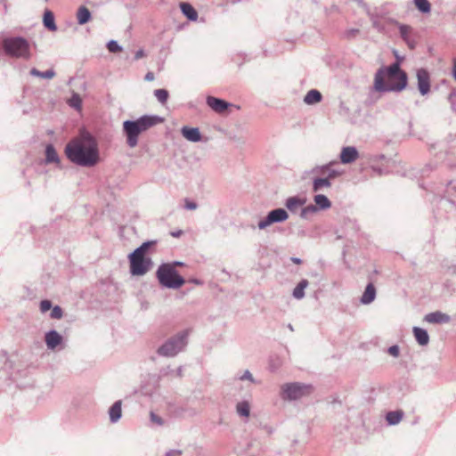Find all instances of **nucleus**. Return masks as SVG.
<instances>
[{"mask_svg": "<svg viewBox=\"0 0 456 456\" xmlns=\"http://www.w3.org/2000/svg\"><path fill=\"white\" fill-rule=\"evenodd\" d=\"M184 208L188 210H195L198 208V205L194 201H191L189 200H185Z\"/></svg>", "mask_w": 456, "mask_h": 456, "instance_id": "de8ad7c7", "label": "nucleus"}, {"mask_svg": "<svg viewBox=\"0 0 456 456\" xmlns=\"http://www.w3.org/2000/svg\"><path fill=\"white\" fill-rule=\"evenodd\" d=\"M308 285L309 282L307 280H301L293 289L292 296L296 299H302L305 297V289L308 287Z\"/></svg>", "mask_w": 456, "mask_h": 456, "instance_id": "cd10ccee", "label": "nucleus"}, {"mask_svg": "<svg viewBox=\"0 0 456 456\" xmlns=\"http://www.w3.org/2000/svg\"><path fill=\"white\" fill-rule=\"evenodd\" d=\"M314 206L317 207V211L320 210V209L321 210H325V209H328V208H330L331 207L330 200L324 194H316L314 197Z\"/></svg>", "mask_w": 456, "mask_h": 456, "instance_id": "b1692460", "label": "nucleus"}, {"mask_svg": "<svg viewBox=\"0 0 456 456\" xmlns=\"http://www.w3.org/2000/svg\"><path fill=\"white\" fill-rule=\"evenodd\" d=\"M416 8L421 13H429L431 11V4L428 0H413Z\"/></svg>", "mask_w": 456, "mask_h": 456, "instance_id": "473e14b6", "label": "nucleus"}, {"mask_svg": "<svg viewBox=\"0 0 456 456\" xmlns=\"http://www.w3.org/2000/svg\"><path fill=\"white\" fill-rule=\"evenodd\" d=\"M236 411L240 416L248 417L250 414V406L248 402L241 401L236 405Z\"/></svg>", "mask_w": 456, "mask_h": 456, "instance_id": "7c9ffc66", "label": "nucleus"}, {"mask_svg": "<svg viewBox=\"0 0 456 456\" xmlns=\"http://www.w3.org/2000/svg\"><path fill=\"white\" fill-rule=\"evenodd\" d=\"M400 36L403 41H408L411 37L412 28L405 24H398Z\"/></svg>", "mask_w": 456, "mask_h": 456, "instance_id": "72a5a7b5", "label": "nucleus"}, {"mask_svg": "<svg viewBox=\"0 0 456 456\" xmlns=\"http://www.w3.org/2000/svg\"><path fill=\"white\" fill-rule=\"evenodd\" d=\"M451 74L456 79V57H453L452 60Z\"/></svg>", "mask_w": 456, "mask_h": 456, "instance_id": "09e8293b", "label": "nucleus"}, {"mask_svg": "<svg viewBox=\"0 0 456 456\" xmlns=\"http://www.w3.org/2000/svg\"><path fill=\"white\" fill-rule=\"evenodd\" d=\"M387 353L394 357H398L400 354V348L397 345L391 346L388 347Z\"/></svg>", "mask_w": 456, "mask_h": 456, "instance_id": "79ce46f5", "label": "nucleus"}, {"mask_svg": "<svg viewBox=\"0 0 456 456\" xmlns=\"http://www.w3.org/2000/svg\"><path fill=\"white\" fill-rule=\"evenodd\" d=\"M63 315V311L61 309V306L59 305H55L54 307H53L51 313H50V317L52 319H61Z\"/></svg>", "mask_w": 456, "mask_h": 456, "instance_id": "ea45409f", "label": "nucleus"}, {"mask_svg": "<svg viewBox=\"0 0 456 456\" xmlns=\"http://www.w3.org/2000/svg\"><path fill=\"white\" fill-rule=\"evenodd\" d=\"M288 327H289V329L290 330H294V329H293V326H292L291 324H289V326H288Z\"/></svg>", "mask_w": 456, "mask_h": 456, "instance_id": "0e129e2a", "label": "nucleus"}, {"mask_svg": "<svg viewBox=\"0 0 456 456\" xmlns=\"http://www.w3.org/2000/svg\"><path fill=\"white\" fill-rule=\"evenodd\" d=\"M154 78H155V76H154L153 72H151V71H149V72L145 75V77H144V79H145L146 81H153V80H154Z\"/></svg>", "mask_w": 456, "mask_h": 456, "instance_id": "5fc2aeb1", "label": "nucleus"}, {"mask_svg": "<svg viewBox=\"0 0 456 456\" xmlns=\"http://www.w3.org/2000/svg\"><path fill=\"white\" fill-rule=\"evenodd\" d=\"M154 95L161 104H165L168 99L169 94L166 89H156Z\"/></svg>", "mask_w": 456, "mask_h": 456, "instance_id": "e433bc0d", "label": "nucleus"}, {"mask_svg": "<svg viewBox=\"0 0 456 456\" xmlns=\"http://www.w3.org/2000/svg\"><path fill=\"white\" fill-rule=\"evenodd\" d=\"M52 308V302L45 299L40 302V311L45 314Z\"/></svg>", "mask_w": 456, "mask_h": 456, "instance_id": "a19ab883", "label": "nucleus"}, {"mask_svg": "<svg viewBox=\"0 0 456 456\" xmlns=\"http://www.w3.org/2000/svg\"><path fill=\"white\" fill-rule=\"evenodd\" d=\"M65 154L72 163L85 167H94L100 159L98 144L88 133L67 143Z\"/></svg>", "mask_w": 456, "mask_h": 456, "instance_id": "f257e3e1", "label": "nucleus"}, {"mask_svg": "<svg viewBox=\"0 0 456 456\" xmlns=\"http://www.w3.org/2000/svg\"><path fill=\"white\" fill-rule=\"evenodd\" d=\"M375 297H376V288L373 285V283L370 282L367 284V286L361 297L360 301L363 305H369L374 301Z\"/></svg>", "mask_w": 456, "mask_h": 456, "instance_id": "aec40b11", "label": "nucleus"}, {"mask_svg": "<svg viewBox=\"0 0 456 456\" xmlns=\"http://www.w3.org/2000/svg\"><path fill=\"white\" fill-rule=\"evenodd\" d=\"M288 218L289 214L284 208H274L264 219L258 222L257 226L260 230H264L274 223H282Z\"/></svg>", "mask_w": 456, "mask_h": 456, "instance_id": "1a4fd4ad", "label": "nucleus"}, {"mask_svg": "<svg viewBox=\"0 0 456 456\" xmlns=\"http://www.w3.org/2000/svg\"><path fill=\"white\" fill-rule=\"evenodd\" d=\"M444 201L445 203H450V204H452V205H453V204H454L453 200H451V199H446V200H444Z\"/></svg>", "mask_w": 456, "mask_h": 456, "instance_id": "680f3d73", "label": "nucleus"}, {"mask_svg": "<svg viewBox=\"0 0 456 456\" xmlns=\"http://www.w3.org/2000/svg\"><path fill=\"white\" fill-rule=\"evenodd\" d=\"M407 45L411 48V49H413L416 45V42L415 40L412 38V37L411 38L408 39V41H404Z\"/></svg>", "mask_w": 456, "mask_h": 456, "instance_id": "603ef678", "label": "nucleus"}, {"mask_svg": "<svg viewBox=\"0 0 456 456\" xmlns=\"http://www.w3.org/2000/svg\"><path fill=\"white\" fill-rule=\"evenodd\" d=\"M408 77L399 63L380 68L375 74L374 88L378 92H401L407 86Z\"/></svg>", "mask_w": 456, "mask_h": 456, "instance_id": "f03ea898", "label": "nucleus"}, {"mask_svg": "<svg viewBox=\"0 0 456 456\" xmlns=\"http://www.w3.org/2000/svg\"><path fill=\"white\" fill-rule=\"evenodd\" d=\"M150 417L152 422L159 426L163 424V419L159 416L156 415L153 411L151 412Z\"/></svg>", "mask_w": 456, "mask_h": 456, "instance_id": "49530a36", "label": "nucleus"}, {"mask_svg": "<svg viewBox=\"0 0 456 456\" xmlns=\"http://www.w3.org/2000/svg\"><path fill=\"white\" fill-rule=\"evenodd\" d=\"M130 264V273L133 276H142L151 267L152 261L146 256H140L134 253H130L128 256Z\"/></svg>", "mask_w": 456, "mask_h": 456, "instance_id": "6e6552de", "label": "nucleus"}, {"mask_svg": "<svg viewBox=\"0 0 456 456\" xmlns=\"http://www.w3.org/2000/svg\"><path fill=\"white\" fill-rule=\"evenodd\" d=\"M180 9H181L183 14L189 20H191V21L197 20V19H198V12H197V11L193 8V6L191 4L183 2V3L180 4Z\"/></svg>", "mask_w": 456, "mask_h": 456, "instance_id": "4be33fe9", "label": "nucleus"}, {"mask_svg": "<svg viewBox=\"0 0 456 456\" xmlns=\"http://www.w3.org/2000/svg\"><path fill=\"white\" fill-rule=\"evenodd\" d=\"M92 18L89 9L84 5L80 6L77 12V20L79 25L87 23Z\"/></svg>", "mask_w": 456, "mask_h": 456, "instance_id": "a878e982", "label": "nucleus"}, {"mask_svg": "<svg viewBox=\"0 0 456 456\" xmlns=\"http://www.w3.org/2000/svg\"><path fill=\"white\" fill-rule=\"evenodd\" d=\"M43 23H44V26L47 29H49L50 31H56L57 30V26L55 24L54 15L49 10H46L45 12V13H44Z\"/></svg>", "mask_w": 456, "mask_h": 456, "instance_id": "bb28decb", "label": "nucleus"}, {"mask_svg": "<svg viewBox=\"0 0 456 456\" xmlns=\"http://www.w3.org/2000/svg\"><path fill=\"white\" fill-rule=\"evenodd\" d=\"M425 168L428 169V170H432L434 167L430 164H428V165L426 166Z\"/></svg>", "mask_w": 456, "mask_h": 456, "instance_id": "e2e57ef3", "label": "nucleus"}, {"mask_svg": "<svg viewBox=\"0 0 456 456\" xmlns=\"http://www.w3.org/2000/svg\"><path fill=\"white\" fill-rule=\"evenodd\" d=\"M452 184V181H450V182L448 183V185H449V186H451Z\"/></svg>", "mask_w": 456, "mask_h": 456, "instance_id": "69168bd1", "label": "nucleus"}, {"mask_svg": "<svg viewBox=\"0 0 456 456\" xmlns=\"http://www.w3.org/2000/svg\"><path fill=\"white\" fill-rule=\"evenodd\" d=\"M343 164H351L359 158V152L354 146L343 147L339 155Z\"/></svg>", "mask_w": 456, "mask_h": 456, "instance_id": "ddd939ff", "label": "nucleus"}, {"mask_svg": "<svg viewBox=\"0 0 456 456\" xmlns=\"http://www.w3.org/2000/svg\"><path fill=\"white\" fill-rule=\"evenodd\" d=\"M145 56V53L142 49H139L138 51H136L135 54H134V60H139L142 57Z\"/></svg>", "mask_w": 456, "mask_h": 456, "instance_id": "3c124183", "label": "nucleus"}, {"mask_svg": "<svg viewBox=\"0 0 456 456\" xmlns=\"http://www.w3.org/2000/svg\"><path fill=\"white\" fill-rule=\"evenodd\" d=\"M412 332L414 338L419 346H427L429 343V336L425 329L413 327Z\"/></svg>", "mask_w": 456, "mask_h": 456, "instance_id": "412c9836", "label": "nucleus"}, {"mask_svg": "<svg viewBox=\"0 0 456 456\" xmlns=\"http://www.w3.org/2000/svg\"><path fill=\"white\" fill-rule=\"evenodd\" d=\"M316 175L317 176L313 178V191L318 192L323 191L324 189H329L331 187V180H330L326 175H322V177L319 176L318 175Z\"/></svg>", "mask_w": 456, "mask_h": 456, "instance_id": "dca6fc26", "label": "nucleus"}, {"mask_svg": "<svg viewBox=\"0 0 456 456\" xmlns=\"http://www.w3.org/2000/svg\"><path fill=\"white\" fill-rule=\"evenodd\" d=\"M45 342L48 350L54 351L63 343V337L55 330H51L45 334Z\"/></svg>", "mask_w": 456, "mask_h": 456, "instance_id": "f8f14e48", "label": "nucleus"}, {"mask_svg": "<svg viewBox=\"0 0 456 456\" xmlns=\"http://www.w3.org/2000/svg\"><path fill=\"white\" fill-rule=\"evenodd\" d=\"M182 454V451L180 450H171L168 451L165 456H180Z\"/></svg>", "mask_w": 456, "mask_h": 456, "instance_id": "8fccbe9b", "label": "nucleus"}, {"mask_svg": "<svg viewBox=\"0 0 456 456\" xmlns=\"http://www.w3.org/2000/svg\"><path fill=\"white\" fill-rule=\"evenodd\" d=\"M107 48L110 53H118L122 50V47L118 45V43L116 40H110L107 44Z\"/></svg>", "mask_w": 456, "mask_h": 456, "instance_id": "58836bf2", "label": "nucleus"}, {"mask_svg": "<svg viewBox=\"0 0 456 456\" xmlns=\"http://www.w3.org/2000/svg\"><path fill=\"white\" fill-rule=\"evenodd\" d=\"M403 413L401 411H389L386 415V420L389 425H396L403 419Z\"/></svg>", "mask_w": 456, "mask_h": 456, "instance_id": "c756f323", "label": "nucleus"}, {"mask_svg": "<svg viewBox=\"0 0 456 456\" xmlns=\"http://www.w3.org/2000/svg\"><path fill=\"white\" fill-rule=\"evenodd\" d=\"M188 336L189 331L186 330L177 332L157 349V354L164 357H175L186 347Z\"/></svg>", "mask_w": 456, "mask_h": 456, "instance_id": "39448f33", "label": "nucleus"}, {"mask_svg": "<svg viewBox=\"0 0 456 456\" xmlns=\"http://www.w3.org/2000/svg\"><path fill=\"white\" fill-rule=\"evenodd\" d=\"M207 104L216 112L222 113L228 109L230 103L226 101L214 96L207 97Z\"/></svg>", "mask_w": 456, "mask_h": 456, "instance_id": "4468645a", "label": "nucleus"}, {"mask_svg": "<svg viewBox=\"0 0 456 456\" xmlns=\"http://www.w3.org/2000/svg\"><path fill=\"white\" fill-rule=\"evenodd\" d=\"M183 233V232L182 230H177V231L171 232L170 235L174 238H179Z\"/></svg>", "mask_w": 456, "mask_h": 456, "instance_id": "6e6d98bb", "label": "nucleus"}, {"mask_svg": "<svg viewBox=\"0 0 456 456\" xmlns=\"http://www.w3.org/2000/svg\"><path fill=\"white\" fill-rule=\"evenodd\" d=\"M181 134L186 140L191 142H200L202 138L198 127L183 126Z\"/></svg>", "mask_w": 456, "mask_h": 456, "instance_id": "2eb2a0df", "label": "nucleus"}, {"mask_svg": "<svg viewBox=\"0 0 456 456\" xmlns=\"http://www.w3.org/2000/svg\"><path fill=\"white\" fill-rule=\"evenodd\" d=\"M455 95H456V93H455V91H454V90H452V91L450 93V94H449V100H450V102H451V103H452V110H454L453 97H454Z\"/></svg>", "mask_w": 456, "mask_h": 456, "instance_id": "4d7b16f0", "label": "nucleus"}, {"mask_svg": "<svg viewBox=\"0 0 456 456\" xmlns=\"http://www.w3.org/2000/svg\"><path fill=\"white\" fill-rule=\"evenodd\" d=\"M418 89L421 95H426L430 92V76L427 69H419L417 70Z\"/></svg>", "mask_w": 456, "mask_h": 456, "instance_id": "9b49d317", "label": "nucleus"}, {"mask_svg": "<svg viewBox=\"0 0 456 456\" xmlns=\"http://www.w3.org/2000/svg\"><path fill=\"white\" fill-rule=\"evenodd\" d=\"M183 369L182 366L178 367L176 370H171L169 367L167 368V370H161V373L162 375H174L175 377H178V378H182L183 373Z\"/></svg>", "mask_w": 456, "mask_h": 456, "instance_id": "4c0bfd02", "label": "nucleus"}, {"mask_svg": "<svg viewBox=\"0 0 456 456\" xmlns=\"http://www.w3.org/2000/svg\"><path fill=\"white\" fill-rule=\"evenodd\" d=\"M372 26L375 28L378 31H383L384 26L378 20V19L374 16L370 17Z\"/></svg>", "mask_w": 456, "mask_h": 456, "instance_id": "c03bdc74", "label": "nucleus"}, {"mask_svg": "<svg viewBox=\"0 0 456 456\" xmlns=\"http://www.w3.org/2000/svg\"><path fill=\"white\" fill-rule=\"evenodd\" d=\"M4 52L10 57L29 60L31 58L30 45L20 36L9 37L3 39Z\"/></svg>", "mask_w": 456, "mask_h": 456, "instance_id": "20e7f679", "label": "nucleus"}, {"mask_svg": "<svg viewBox=\"0 0 456 456\" xmlns=\"http://www.w3.org/2000/svg\"><path fill=\"white\" fill-rule=\"evenodd\" d=\"M189 281L191 282V283L197 284V285H201L202 284V281L198 280V279H191V280H189Z\"/></svg>", "mask_w": 456, "mask_h": 456, "instance_id": "13d9d810", "label": "nucleus"}, {"mask_svg": "<svg viewBox=\"0 0 456 456\" xmlns=\"http://www.w3.org/2000/svg\"><path fill=\"white\" fill-rule=\"evenodd\" d=\"M424 321L428 323H446L450 321V316L439 311L428 314L424 317Z\"/></svg>", "mask_w": 456, "mask_h": 456, "instance_id": "a211bd4d", "label": "nucleus"}, {"mask_svg": "<svg viewBox=\"0 0 456 456\" xmlns=\"http://www.w3.org/2000/svg\"><path fill=\"white\" fill-rule=\"evenodd\" d=\"M163 118L157 115H143L136 120H126L123 122V132L126 137V143L134 148L138 143V137L141 133L149 128L162 123Z\"/></svg>", "mask_w": 456, "mask_h": 456, "instance_id": "7ed1b4c3", "label": "nucleus"}, {"mask_svg": "<svg viewBox=\"0 0 456 456\" xmlns=\"http://www.w3.org/2000/svg\"><path fill=\"white\" fill-rule=\"evenodd\" d=\"M166 265H171V266L173 268L175 269L176 266H183L184 265V264L181 261H174V262H171V263H165Z\"/></svg>", "mask_w": 456, "mask_h": 456, "instance_id": "864d4df0", "label": "nucleus"}, {"mask_svg": "<svg viewBox=\"0 0 456 456\" xmlns=\"http://www.w3.org/2000/svg\"><path fill=\"white\" fill-rule=\"evenodd\" d=\"M317 212V207L314 206V204L307 205L306 207H302L300 211V217L303 219H307L310 215H313Z\"/></svg>", "mask_w": 456, "mask_h": 456, "instance_id": "c9c22d12", "label": "nucleus"}, {"mask_svg": "<svg viewBox=\"0 0 456 456\" xmlns=\"http://www.w3.org/2000/svg\"><path fill=\"white\" fill-rule=\"evenodd\" d=\"M156 277L159 284L167 289H177L185 283L184 278L178 273L176 269L165 263L158 267Z\"/></svg>", "mask_w": 456, "mask_h": 456, "instance_id": "423d86ee", "label": "nucleus"}, {"mask_svg": "<svg viewBox=\"0 0 456 456\" xmlns=\"http://www.w3.org/2000/svg\"><path fill=\"white\" fill-rule=\"evenodd\" d=\"M379 158L380 159H385V156L384 155H380Z\"/></svg>", "mask_w": 456, "mask_h": 456, "instance_id": "338daca9", "label": "nucleus"}, {"mask_svg": "<svg viewBox=\"0 0 456 456\" xmlns=\"http://www.w3.org/2000/svg\"><path fill=\"white\" fill-rule=\"evenodd\" d=\"M157 243L156 240H148L143 242L140 247L135 248L132 253H134L136 255L140 256H146V253L149 251V249Z\"/></svg>", "mask_w": 456, "mask_h": 456, "instance_id": "2f4dec72", "label": "nucleus"}, {"mask_svg": "<svg viewBox=\"0 0 456 456\" xmlns=\"http://www.w3.org/2000/svg\"><path fill=\"white\" fill-rule=\"evenodd\" d=\"M312 393L310 385L300 382H291L283 384L281 387V397L283 400L295 401L301 399Z\"/></svg>", "mask_w": 456, "mask_h": 456, "instance_id": "0eeeda50", "label": "nucleus"}, {"mask_svg": "<svg viewBox=\"0 0 456 456\" xmlns=\"http://www.w3.org/2000/svg\"><path fill=\"white\" fill-rule=\"evenodd\" d=\"M334 162H330L325 165L322 166H315L312 168L310 171L313 175H326L330 180H334L335 178L340 176L343 175V171L331 168Z\"/></svg>", "mask_w": 456, "mask_h": 456, "instance_id": "9d476101", "label": "nucleus"}, {"mask_svg": "<svg viewBox=\"0 0 456 456\" xmlns=\"http://www.w3.org/2000/svg\"><path fill=\"white\" fill-rule=\"evenodd\" d=\"M372 169L374 172H376L378 175H381L383 174V171L381 168L379 167H372Z\"/></svg>", "mask_w": 456, "mask_h": 456, "instance_id": "bf43d9fd", "label": "nucleus"}, {"mask_svg": "<svg viewBox=\"0 0 456 456\" xmlns=\"http://www.w3.org/2000/svg\"><path fill=\"white\" fill-rule=\"evenodd\" d=\"M240 380H249L252 383H255V379L249 370H245L243 375L240 377Z\"/></svg>", "mask_w": 456, "mask_h": 456, "instance_id": "a18cd8bd", "label": "nucleus"}, {"mask_svg": "<svg viewBox=\"0 0 456 456\" xmlns=\"http://www.w3.org/2000/svg\"><path fill=\"white\" fill-rule=\"evenodd\" d=\"M68 104L77 110H79L81 109V106H82V99L81 97L79 96L78 94L73 92L70 99L68 100Z\"/></svg>", "mask_w": 456, "mask_h": 456, "instance_id": "f704fd0d", "label": "nucleus"}, {"mask_svg": "<svg viewBox=\"0 0 456 456\" xmlns=\"http://www.w3.org/2000/svg\"><path fill=\"white\" fill-rule=\"evenodd\" d=\"M306 200L299 196L289 197L285 201V207L291 213H297L305 204Z\"/></svg>", "mask_w": 456, "mask_h": 456, "instance_id": "f3484780", "label": "nucleus"}, {"mask_svg": "<svg viewBox=\"0 0 456 456\" xmlns=\"http://www.w3.org/2000/svg\"><path fill=\"white\" fill-rule=\"evenodd\" d=\"M60 162V158L58 156V153L54 148V146L51 143L47 144L45 147V163L51 164V163H56L58 164Z\"/></svg>", "mask_w": 456, "mask_h": 456, "instance_id": "393cba45", "label": "nucleus"}, {"mask_svg": "<svg viewBox=\"0 0 456 456\" xmlns=\"http://www.w3.org/2000/svg\"><path fill=\"white\" fill-rule=\"evenodd\" d=\"M359 33V29L357 28H351V29H348L346 31H345L344 33V37L347 39H352L354 37H355V36Z\"/></svg>", "mask_w": 456, "mask_h": 456, "instance_id": "37998d69", "label": "nucleus"}, {"mask_svg": "<svg viewBox=\"0 0 456 456\" xmlns=\"http://www.w3.org/2000/svg\"><path fill=\"white\" fill-rule=\"evenodd\" d=\"M291 261H292L293 263H295V264H297V265H298V264H301V262H302V261H301V259H300V258H298V257H291Z\"/></svg>", "mask_w": 456, "mask_h": 456, "instance_id": "052dcab7", "label": "nucleus"}, {"mask_svg": "<svg viewBox=\"0 0 456 456\" xmlns=\"http://www.w3.org/2000/svg\"><path fill=\"white\" fill-rule=\"evenodd\" d=\"M29 74L33 77L45 79H52L55 77V71L53 69H47L45 71H40L36 68H32L29 71Z\"/></svg>", "mask_w": 456, "mask_h": 456, "instance_id": "c85d7f7f", "label": "nucleus"}, {"mask_svg": "<svg viewBox=\"0 0 456 456\" xmlns=\"http://www.w3.org/2000/svg\"><path fill=\"white\" fill-rule=\"evenodd\" d=\"M322 95L321 92L316 89L309 90L304 97V102L307 105H314L321 102Z\"/></svg>", "mask_w": 456, "mask_h": 456, "instance_id": "5701e85b", "label": "nucleus"}, {"mask_svg": "<svg viewBox=\"0 0 456 456\" xmlns=\"http://www.w3.org/2000/svg\"><path fill=\"white\" fill-rule=\"evenodd\" d=\"M110 421L117 423L122 417V402L121 400L116 401L109 409Z\"/></svg>", "mask_w": 456, "mask_h": 456, "instance_id": "6ab92c4d", "label": "nucleus"}]
</instances>
